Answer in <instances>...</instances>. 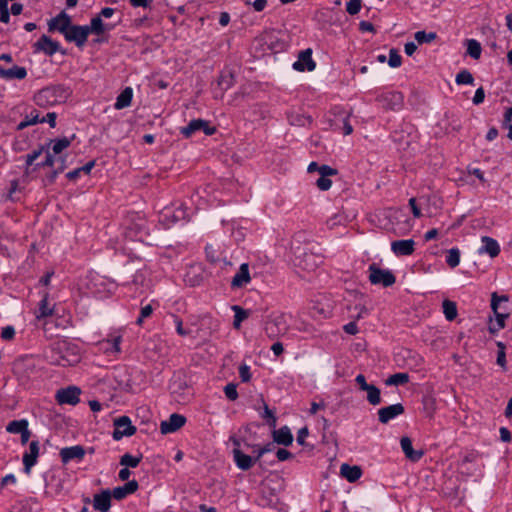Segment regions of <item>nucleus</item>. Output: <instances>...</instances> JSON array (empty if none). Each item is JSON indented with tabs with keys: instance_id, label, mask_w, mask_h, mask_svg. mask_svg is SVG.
<instances>
[{
	"instance_id": "1",
	"label": "nucleus",
	"mask_w": 512,
	"mask_h": 512,
	"mask_svg": "<svg viewBox=\"0 0 512 512\" xmlns=\"http://www.w3.org/2000/svg\"><path fill=\"white\" fill-rule=\"evenodd\" d=\"M115 24L104 23L99 17H93L90 20L89 25H76L73 24L67 32L63 34L65 40L70 43H75L79 48H82L87 42L89 34H95L99 37L94 42L100 43L107 41V38L103 37L106 32H109L115 28Z\"/></svg>"
},
{
	"instance_id": "2",
	"label": "nucleus",
	"mask_w": 512,
	"mask_h": 512,
	"mask_svg": "<svg viewBox=\"0 0 512 512\" xmlns=\"http://www.w3.org/2000/svg\"><path fill=\"white\" fill-rule=\"evenodd\" d=\"M72 95V89L64 84H56L41 89L35 95V101L39 106H52L66 102Z\"/></svg>"
},
{
	"instance_id": "3",
	"label": "nucleus",
	"mask_w": 512,
	"mask_h": 512,
	"mask_svg": "<svg viewBox=\"0 0 512 512\" xmlns=\"http://www.w3.org/2000/svg\"><path fill=\"white\" fill-rule=\"evenodd\" d=\"M291 249L294 254L295 266L301 268L302 270L314 271L323 263V257L320 254L313 252L307 246H295L293 243Z\"/></svg>"
},
{
	"instance_id": "4",
	"label": "nucleus",
	"mask_w": 512,
	"mask_h": 512,
	"mask_svg": "<svg viewBox=\"0 0 512 512\" xmlns=\"http://www.w3.org/2000/svg\"><path fill=\"white\" fill-rule=\"evenodd\" d=\"M288 330L283 313L271 314L265 322L264 331L268 338L276 339Z\"/></svg>"
},
{
	"instance_id": "5",
	"label": "nucleus",
	"mask_w": 512,
	"mask_h": 512,
	"mask_svg": "<svg viewBox=\"0 0 512 512\" xmlns=\"http://www.w3.org/2000/svg\"><path fill=\"white\" fill-rule=\"evenodd\" d=\"M369 281L373 285L390 287L395 284L396 277L389 269H382L376 263L369 265Z\"/></svg>"
},
{
	"instance_id": "6",
	"label": "nucleus",
	"mask_w": 512,
	"mask_h": 512,
	"mask_svg": "<svg viewBox=\"0 0 512 512\" xmlns=\"http://www.w3.org/2000/svg\"><path fill=\"white\" fill-rule=\"evenodd\" d=\"M0 61H6L8 64L12 63V56L10 54H2L0 56ZM27 76V70L25 67H20L17 65H10L6 67L2 63H0V77L4 80H13L19 79L22 80Z\"/></svg>"
},
{
	"instance_id": "7",
	"label": "nucleus",
	"mask_w": 512,
	"mask_h": 512,
	"mask_svg": "<svg viewBox=\"0 0 512 512\" xmlns=\"http://www.w3.org/2000/svg\"><path fill=\"white\" fill-rule=\"evenodd\" d=\"M113 424L115 428L112 437L116 441L121 440L123 437H130L137 431V428L132 425L131 419L126 415L114 419Z\"/></svg>"
},
{
	"instance_id": "8",
	"label": "nucleus",
	"mask_w": 512,
	"mask_h": 512,
	"mask_svg": "<svg viewBox=\"0 0 512 512\" xmlns=\"http://www.w3.org/2000/svg\"><path fill=\"white\" fill-rule=\"evenodd\" d=\"M197 131H203L205 135L211 136L216 132L215 126H210L209 122L203 119H194L189 124L181 128V134L185 138L191 137Z\"/></svg>"
},
{
	"instance_id": "9",
	"label": "nucleus",
	"mask_w": 512,
	"mask_h": 512,
	"mask_svg": "<svg viewBox=\"0 0 512 512\" xmlns=\"http://www.w3.org/2000/svg\"><path fill=\"white\" fill-rule=\"evenodd\" d=\"M33 47L35 52L42 51L47 56H52L57 52H61L63 55L66 54V51L61 49L59 42L47 35H42L37 42L34 43Z\"/></svg>"
},
{
	"instance_id": "10",
	"label": "nucleus",
	"mask_w": 512,
	"mask_h": 512,
	"mask_svg": "<svg viewBox=\"0 0 512 512\" xmlns=\"http://www.w3.org/2000/svg\"><path fill=\"white\" fill-rule=\"evenodd\" d=\"M377 100L386 110H398L403 104V95L398 91H391L380 95Z\"/></svg>"
},
{
	"instance_id": "11",
	"label": "nucleus",
	"mask_w": 512,
	"mask_h": 512,
	"mask_svg": "<svg viewBox=\"0 0 512 512\" xmlns=\"http://www.w3.org/2000/svg\"><path fill=\"white\" fill-rule=\"evenodd\" d=\"M292 67L299 72L313 71L316 68V62L312 59V49L302 50L298 55V60L293 63Z\"/></svg>"
},
{
	"instance_id": "12",
	"label": "nucleus",
	"mask_w": 512,
	"mask_h": 512,
	"mask_svg": "<svg viewBox=\"0 0 512 512\" xmlns=\"http://www.w3.org/2000/svg\"><path fill=\"white\" fill-rule=\"evenodd\" d=\"M72 25L71 17L65 11H61L56 17L52 18L48 22V31H58L61 34H64Z\"/></svg>"
},
{
	"instance_id": "13",
	"label": "nucleus",
	"mask_w": 512,
	"mask_h": 512,
	"mask_svg": "<svg viewBox=\"0 0 512 512\" xmlns=\"http://www.w3.org/2000/svg\"><path fill=\"white\" fill-rule=\"evenodd\" d=\"M186 423V417L173 413L170 415L168 420H164L160 423V432L162 434H170L179 430Z\"/></svg>"
},
{
	"instance_id": "14",
	"label": "nucleus",
	"mask_w": 512,
	"mask_h": 512,
	"mask_svg": "<svg viewBox=\"0 0 512 512\" xmlns=\"http://www.w3.org/2000/svg\"><path fill=\"white\" fill-rule=\"evenodd\" d=\"M59 351L63 353L62 360L64 361L61 365H73L80 359L79 348L75 344L69 342H63L59 344Z\"/></svg>"
},
{
	"instance_id": "15",
	"label": "nucleus",
	"mask_w": 512,
	"mask_h": 512,
	"mask_svg": "<svg viewBox=\"0 0 512 512\" xmlns=\"http://www.w3.org/2000/svg\"><path fill=\"white\" fill-rule=\"evenodd\" d=\"M81 390L76 386L60 389L57 391L56 399L60 404L76 405L80 399Z\"/></svg>"
},
{
	"instance_id": "16",
	"label": "nucleus",
	"mask_w": 512,
	"mask_h": 512,
	"mask_svg": "<svg viewBox=\"0 0 512 512\" xmlns=\"http://www.w3.org/2000/svg\"><path fill=\"white\" fill-rule=\"evenodd\" d=\"M405 408L401 403L382 407L378 410V420L382 424H387L390 420L402 415Z\"/></svg>"
},
{
	"instance_id": "17",
	"label": "nucleus",
	"mask_w": 512,
	"mask_h": 512,
	"mask_svg": "<svg viewBox=\"0 0 512 512\" xmlns=\"http://www.w3.org/2000/svg\"><path fill=\"white\" fill-rule=\"evenodd\" d=\"M85 449L81 445H75L71 447H64L60 450V457L63 464L76 460L81 461L85 456Z\"/></svg>"
},
{
	"instance_id": "18",
	"label": "nucleus",
	"mask_w": 512,
	"mask_h": 512,
	"mask_svg": "<svg viewBox=\"0 0 512 512\" xmlns=\"http://www.w3.org/2000/svg\"><path fill=\"white\" fill-rule=\"evenodd\" d=\"M39 456V442L31 441L29 444V452H25L22 458L24 465V472L29 475L31 468L37 463Z\"/></svg>"
},
{
	"instance_id": "19",
	"label": "nucleus",
	"mask_w": 512,
	"mask_h": 512,
	"mask_svg": "<svg viewBox=\"0 0 512 512\" xmlns=\"http://www.w3.org/2000/svg\"><path fill=\"white\" fill-rule=\"evenodd\" d=\"M391 250L396 256H409L415 250L413 239L396 240L391 243Z\"/></svg>"
},
{
	"instance_id": "20",
	"label": "nucleus",
	"mask_w": 512,
	"mask_h": 512,
	"mask_svg": "<svg viewBox=\"0 0 512 512\" xmlns=\"http://www.w3.org/2000/svg\"><path fill=\"white\" fill-rule=\"evenodd\" d=\"M111 497H113L109 489L102 490L94 495L93 508L96 511L108 512L111 507Z\"/></svg>"
},
{
	"instance_id": "21",
	"label": "nucleus",
	"mask_w": 512,
	"mask_h": 512,
	"mask_svg": "<svg viewBox=\"0 0 512 512\" xmlns=\"http://www.w3.org/2000/svg\"><path fill=\"white\" fill-rule=\"evenodd\" d=\"M400 445H401L402 451L404 452L406 458H408L412 462L419 461L424 455L423 450H414L413 449L412 440L407 436H404L401 438Z\"/></svg>"
},
{
	"instance_id": "22",
	"label": "nucleus",
	"mask_w": 512,
	"mask_h": 512,
	"mask_svg": "<svg viewBox=\"0 0 512 512\" xmlns=\"http://www.w3.org/2000/svg\"><path fill=\"white\" fill-rule=\"evenodd\" d=\"M232 453L236 466L243 471L249 470L255 464L253 457L245 454L240 448H234Z\"/></svg>"
},
{
	"instance_id": "23",
	"label": "nucleus",
	"mask_w": 512,
	"mask_h": 512,
	"mask_svg": "<svg viewBox=\"0 0 512 512\" xmlns=\"http://www.w3.org/2000/svg\"><path fill=\"white\" fill-rule=\"evenodd\" d=\"M251 280L250 273H249V266L246 263L241 264L238 272L235 274V276L232 278L231 281V288L237 289L242 288L246 284H248Z\"/></svg>"
},
{
	"instance_id": "24",
	"label": "nucleus",
	"mask_w": 512,
	"mask_h": 512,
	"mask_svg": "<svg viewBox=\"0 0 512 512\" xmlns=\"http://www.w3.org/2000/svg\"><path fill=\"white\" fill-rule=\"evenodd\" d=\"M139 488L136 480L128 481L123 486H118L111 491L113 498L116 500H123L128 495L135 493Z\"/></svg>"
},
{
	"instance_id": "25",
	"label": "nucleus",
	"mask_w": 512,
	"mask_h": 512,
	"mask_svg": "<svg viewBox=\"0 0 512 512\" xmlns=\"http://www.w3.org/2000/svg\"><path fill=\"white\" fill-rule=\"evenodd\" d=\"M163 217L165 219H170L172 223H178L180 221H189L187 208L182 204L179 207L175 208L174 210L166 209L165 212L163 213Z\"/></svg>"
},
{
	"instance_id": "26",
	"label": "nucleus",
	"mask_w": 512,
	"mask_h": 512,
	"mask_svg": "<svg viewBox=\"0 0 512 512\" xmlns=\"http://www.w3.org/2000/svg\"><path fill=\"white\" fill-rule=\"evenodd\" d=\"M273 441L279 445L290 446L293 442V435L287 426H283L272 433Z\"/></svg>"
},
{
	"instance_id": "27",
	"label": "nucleus",
	"mask_w": 512,
	"mask_h": 512,
	"mask_svg": "<svg viewBox=\"0 0 512 512\" xmlns=\"http://www.w3.org/2000/svg\"><path fill=\"white\" fill-rule=\"evenodd\" d=\"M340 474L349 482H355L362 476V469L359 466H351L343 463L340 467Z\"/></svg>"
},
{
	"instance_id": "28",
	"label": "nucleus",
	"mask_w": 512,
	"mask_h": 512,
	"mask_svg": "<svg viewBox=\"0 0 512 512\" xmlns=\"http://www.w3.org/2000/svg\"><path fill=\"white\" fill-rule=\"evenodd\" d=\"M481 241L483 243V246L480 249L481 253H486L491 258H495L499 255L500 246L495 239H493L489 236H483Z\"/></svg>"
},
{
	"instance_id": "29",
	"label": "nucleus",
	"mask_w": 512,
	"mask_h": 512,
	"mask_svg": "<svg viewBox=\"0 0 512 512\" xmlns=\"http://www.w3.org/2000/svg\"><path fill=\"white\" fill-rule=\"evenodd\" d=\"M132 98H133V89L131 87H126L117 96L116 102L114 104L115 109L120 110V109L130 106Z\"/></svg>"
},
{
	"instance_id": "30",
	"label": "nucleus",
	"mask_w": 512,
	"mask_h": 512,
	"mask_svg": "<svg viewBox=\"0 0 512 512\" xmlns=\"http://www.w3.org/2000/svg\"><path fill=\"white\" fill-rule=\"evenodd\" d=\"M48 150L46 145H40L38 149L33 150L31 153H28L25 156V174L29 176L31 174V168L34 165V162L39 158V156Z\"/></svg>"
},
{
	"instance_id": "31",
	"label": "nucleus",
	"mask_w": 512,
	"mask_h": 512,
	"mask_svg": "<svg viewBox=\"0 0 512 512\" xmlns=\"http://www.w3.org/2000/svg\"><path fill=\"white\" fill-rule=\"evenodd\" d=\"M287 120L290 125L299 126V127L306 126L307 124H310L312 121L310 116L301 114L296 111L287 112Z\"/></svg>"
},
{
	"instance_id": "32",
	"label": "nucleus",
	"mask_w": 512,
	"mask_h": 512,
	"mask_svg": "<svg viewBox=\"0 0 512 512\" xmlns=\"http://www.w3.org/2000/svg\"><path fill=\"white\" fill-rule=\"evenodd\" d=\"M232 310L235 312L233 326L235 329H239L241 323L250 316L251 311L244 309L238 305H234L232 307Z\"/></svg>"
},
{
	"instance_id": "33",
	"label": "nucleus",
	"mask_w": 512,
	"mask_h": 512,
	"mask_svg": "<svg viewBox=\"0 0 512 512\" xmlns=\"http://www.w3.org/2000/svg\"><path fill=\"white\" fill-rule=\"evenodd\" d=\"M75 139V134H73L70 138L63 137L55 140H51L50 142L53 143L52 151L53 155L60 154L64 149L68 148L72 142V140Z\"/></svg>"
},
{
	"instance_id": "34",
	"label": "nucleus",
	"mask_w": 512,
	"mask_h": 512,
	"mask_svg": "<svg viewBox=\"0 0 512 512\" xmlns=\"http://www.w3.org/2000/svg\"><path fill=\"white\" fill-rule=\"evenodd\" d=\"M443 313L448 321H453L457 317V305L448 299L442 303Z\"/></svg>"
},
{
	"instance_id": "35",
	"label": "nucleus",
	"mask_w": 512,
	"mask_h": 512,
	"mask_svg": "<svg viewBox=\"0 0 512 512\" xmlns=\"http://www.w3.org/2000/svg\"><path fill=\"white\" fill-rule=\"evenodd\" d=\"M364 391L367 392V400L371 405L376 406L381 403V391L378 387L371 384L368 389H365Z\"/></svg>"
},
{
	"instance_id": "36",
	"label": "nucleus",
	"mask_w": 512,
	"mask_h": 512,
	"mask_svg": "<svg viewBox=\"0 0 512 512\" xmlns=\"http://www.w3.org/2000/svg\"><path fill=\"white\" fill-rule=\"evenodd\" d=\"M467 54L473 59H479L481 56V44L475 39L466 40Z\"/></svg>"
},
{
	"instance_id": "37",
	"label": "nucleus",
	"mask_w": 512,
	"mask_h": 512,
	"mask_svg": "<svg viewBox=\"0 0 512 512\" xmlns=\"http://www.w3.org/2000/svg\"><path fill=\"white\" fill-rule=\"evenodd\" d=\"M142 460V454L139 456H133L129 453H125L120 458V465L126 468H135L139 465Z\"/></svg>"
},
{
	"instance_id": "38",
	"label": "nucleus",
	"mask_w": 512,
	"mask_h": 512,
	"mask_svg": "<svg viewBox=\"0 0 512 512\" xmlns=\"http://www.w3.org/2000/svg\"><path fill=\"white\" fill-rule=\"evenodd\" d=\"M409 382V375L407 373H395L385 380V384L388 386L405 385Z\"/></svg>"
},
{
	"instance_id": "39",
	"label": "nucleus",
	"mask_w": 512,
	"mask_h": 512,
	"mask_svg": "<svg viewBox=\"0 0 512 512\" xmlns=\"http://www.w3.org/2000/svg\"><path fill=\"white\" fill-rule=\"evenodd\" d=\"M26 427H28L26 419L13 420L6 426V431L12 434H20Z\"/></svg>"
},
{
	"instance_id": "40",
	"label": "nucleus",
	"mask_w": 512,
	"mask_h": 512,
	"mask_svg": "<svg viewBox=\"0 0 512 512\" xmlns=\"http://www.w3.org/2000/svg\"><path fill=\"white\" fill-rule=\"evenodd\" d=\"M52 314H53V309L50 308L48 305V294H45L39 303L38 313H37L36 317L38 319L46 318L48 316H51Z\"/></svg>"
},
{
	"instance_id": "41",
	"label": "nucleus",
	"mask_w": 512,
	"mask_h": 512,
	"mask_svg": "<svg viewBox=\"0 0 512 512\" xmlns=\"http://www.w3.org/2000/svg\"><path fill=\"white\" fill-rule=\"evenodd\" d=\"M56 162V158L55 156L48 150H46L45 152V158L43 161L41 162H38L36 163L32 168H31V173H33L34 171L40 169V168H44V167H53L54 164Z\"/></svg>"
},
{
	"instance_id": "42",
	"label": "nucleus",
	"mask_w": 512,
	"mask_h": 512,
	"mask_svg": "<svg viewBox=\"0 0 512 512\" xmlns=\"http://www.w3.org/2000/svg\"><path fill=\"white\" fill-rule=\"evenodd\" d=\"M455 82L458 85H473L474 77L470 71L463 69L456 75Z\"/></svg>"
},
{
	"instance_id": "43",
	"label": "nucleus",
	"mask_w": 512,
	"mask_h": 512,
	"mask_svg": "<svg viewBox=\"0 0 512 512\" xmlns=\"http://www.w3.org/2000/svg\"><path fill=\"white\" fill-rule=\"evenodd\" d=\"M446 263L449 267L455 268L460 263V250L458 248H451L448 250L446 257Z\"/></svg>"
},
{
	"instance_id": "44",
	"label": "nucleus",
	"mask_w": 512,
	"mask_h": 512,
	"mask_svg": "<svg viewBox=\"0 0 512 512\" xmlns=\"http://www.w3.org/2000/svg\"><path fill=\"white\" fill-rule=\"evenodd\" d=\"M495 314V322L497 323V328H490V333L495 334L499 330L505 327V320L509 317V313L496 311Z\"/></svg>"
},
{
	"instance_id": "45",
	"label": "nucleus",
	"mask_w": 512,
	"mask_h": 512,
	"mask_svg": "<svg viewBox=\"0 0 512 512\" xmlns=\"http://www.w3.org/2000/svg\"><path fill=\"white\" fill-rule=\"evenodd\" d=\"M414 37L419 44H424L435 40L437 38V34L435 32L427 33L425 31H418L415 33Z\"/></svg>"
},
{
	"instance_id": "46",
	"label": "nucleus",
	"mask_w": 512,
	"mask_h": 512,
	"mask_svg": "<svg viewBox=\"0 0 512 512\" xmlns=\"http://www.w3.org/2000/svg\"><path fill=\"white\" fill-rule=\"evenodd\" d=\"M388 64L392 68H397L402 64V57L399 54L398 50L395 48H391L389 51V59Z\"/></svg>"
},
{
	"instance_id": "47",
	"label": "nucleus",
	"mask_w": 512,
	"mask_h": 512,
	"mask_svg": "<svg viewBox=\"0 0 512 512\" xmlns=\"http://www.w3.org/2000/svg\"><path fill=\"white\" fill-rule=\"evenodd\" d=\"M39 121V111L36 109L32 110V120H26L25 118L18 124L17 130H23L30 125L37 124Z\"/></svg>"
},
{
	"instance_id": "48",
	"label": "nucleus",
	"mask_w": 512,
	"mask_h": 512,
	"mask_svg": "<svg viewBox=\"0 0 512 512\" xmlns=\"http://www.w3.org/2000/svg\"><path fill=\"white\" fill-rule=\"evenodd\" d=\"M218 85L222 88V90H228L233 85V75L231 73L221 74L218 79Z\"/></svg>"
},
{
	"instance_id": "49",
	"label": "nucleus",
	"mask_w": 512,
	"mask_h": 512,
	"mask_svg": "<svg viewBox=\"0 0 512 512\" xmlns=\"http://www.w3.org/2000/svg\"><path fill=\"white\" fill-rule=\"evenodd\" d=\"M509 298L506 295L498 296L496 292H494L491 296V308L493 312L499 311L501 302H508Z\"/></svg>"
},
{
	"instance_id": "50",
	"label": "nucleus",
	"mask_w": 512,
	"mask_h": 512,
	"mask_svg": "<svg viewBox=\"0 0 512 512\" xmlns=\"http://www.w3.org/2000/svg\"><path fill=\"white\" fill-rule=\"evenodd\" d=\"M361 7H362L361 0H350L346 4V11L350 15H356L361 10Z\"/></svg>"
},
{
	"instance_id": "51",
	"label": "nucleus",
	"mask_w": 512,
	"mask_h": 512,
	"mask_svg": "<svg viewBox=\"0 0 512 512\" xmlns=\"http://www.w3.org/2000/svg\"><path fill=\"white\" fill-rule=\"evenodd\" d=\"M224 393L229 400H236L238 398L237 385L234 383H228L224 387Z\"/></svg>"
},
{
	"instance_id": "52",
	"label": "nucleus",
	"mask_w": 512,
	"mask_h": 512,
	"mask_svg": "<svg viewBox=\"0 0 512 512\" xmlns=\"http://www.w3.org/2000/svg\"><path fill=\"white\" fill-rule=\"evenodd\" d=\"M63 172V167H57L51 170L43 179L44 185H51L55 182L57 176Z\"/></svg>"
},
{
	"instance_id": "53",
	"label": "nucleus",
	"mask_w": 512,
	"mask_h": 512,
	"mask_svg": "<svg viewBox=\"0 0 512 512\" xmlns=\"http://www.w3.org/2000/svg\"><path fill=\"white\" fill-rule=\"evenodd\" d=\"M121 340H122L121 336H116L112 339V341H107V343L110 344L111 347L106 348V351L111 352V353H119L121 351V349H120Z\"/></svg>"
},
{
	"instance_id": "54",
	"label": "nucleus",
	"mask_w": 512,
	"mask_h": 512,
	"mask_svg": "<svg viewBox=\"0 0 512 512\" xmlns=\"http://www.w3.org/2000/svg\"><path fill=\"white\" fill-rule=\"evenodd\" d=\"M262 417L267 419L269 426H271V427L276 426L277 419H276L274 413L269 409V407L266 404H264V413H263Z\"/></svg>"
},
{
	"instance_id": "55",
	"label": "nucleus",
	"mask_w": 512,
	"mask_h": 512,
	"mask_svg": "<svg viewBox=\"0 0 512 512\" xmlns=\"http://www.w3.org/2000/svg\"><path fill=\"white\" fill-rule=\"evenodd\" d=\"M129 3L134 8L152 9L153 0H129Z\"/></svg>"
},
{
	"instance_id": "56",
	"label": "nucleus",
	"mask_w": 512,
	"mask_h": 512,
	"mask_svg": "<svg viewBox=\"0 0 512 512\" xmlns=\"http://www.w3.org/2000/svg\"><path fill=\"white\" fill-rule=\"evenodd\" d=\"M317 187L321 191H327L332 185V181L328 177L320 176L316 181Z\"/></svg>"
},
{
	"instance_id": "57",
	"label": "nucleus",
	"mask_w": 512,
	"mask_h": 512,
	"mask_svg": "<svg viewBox=\"0 0 512 512\" xmlns=\"http://www.w3.org/2000/svg\"><path fill=\"white\" fill-rule=\"evenodd\" d=\"M319 174H320V176L329 177V176L337 175L338 171H337V169L332 168L329 165L323 164V165H320Z\"/></svg>"
},
{
	"instance_id": "58",
	"label": "nucleus",
	"mask_w": 512,
	"mask_h": 512,
	"mask_svg": "<svg viewBox=\"0 0 512 512\" xmlns=\"http://www.w3.org/2000/svg\"><path fill=\"white\" fill-rule=\"evenodd\" d=\"M56 118L57 114L55 112H49L46 114L45 117L40 118L38 123H45L47 122L51 128H54L56 126Z\"/></svg>"
},
{
	"instance_id": "59",
	"label": "nucleus",
	"mask_w": 512,
	"mask_h": 512,
	"mask_svg": "<svg viewBox=\"0 0 512 512\" xmlns=\"http://www.w3.org/2000/svg\"><path fill=\"white\" fill-rule=\"evenodd\" d=\"M239 376L242 382H248L251 379L250 367L246 364H242L239 367Z\"/></svg>"
},
{
	"instance_id": "60",
	"label": "nucleus",
	"mask_w": 512,
	"mask_h": 512,
	"mask_svg": "<svg viewBox=\"0 0 512 512\" xmlns=\"http://www.w3.org/2000/svg\"><path fill=\"white\" fill-rule=\"evenodd\" d=\"M15 336V329L13 326H6L1 331V338L3 340L9 341L12 340Z\"/></svg>"
},
{
	"instance_id": "61",
	"label": "nucleus",
	"mask_w": 512,
	"mask_h": 512,
	"mask_svg": "<svg viewBox=\"0 0 512 512\" xmlns=\"http://www.w3.org/2000/svg\"><path fill=\"white\" fill-rule=\"evenodd\" d=\"M308 435H309V430L306 426L299 429V431L297 433V438H296L297 443L301 446H305L306 445L305 439Z\"/></svg>"
},
{
	"instance_id": "62",
	"label": "nucleus",
	"mask_w": 512,
	"mask_h": 512,
	"mask_svg": "<svg viewBox=\"0 0 512 512\" xmlns=\"http://www.w3.org/2000/svg\"><path fill=\"white\" fill-rule=\"evenodd\" d=\"M276 457L279 461H286L292 459L294 455L284 448H279L276 452Z\"/></svg>"
},
{
	"instance_id": "63",
	"label": "nucleus",
	"mask_w": 512,
	"mask_h": 512,
	"mask_svg": "<svg viewBox=\"0 0 512 512\" xmlns=\"http://www.w3.org/2000/svg\"><path fill=\"white\" fill-rule=\"evenodd\" d=\"M484 99H485V91H484L483 87H479L476 90L475 95L472 99L473 104L479 105V104L483 103Z\"/></svg>"
},
{
	"instance_id": "64",
	"label": "nucleus",
	"mask_w": 512,
	"mask_h": 512,
	"mask_svg": "<svg viewBox=\"0 0 512 512\" xmlns=\"http://www.w3.org/2000/svg\"><path fill=\"white\" fill-rule=\"evenodd\" d=\"M174 322L176 325V331L180 336H186L189 334V331L184 329L183 322L178 316H174Z\"/></svg>"
}]
</instances>
